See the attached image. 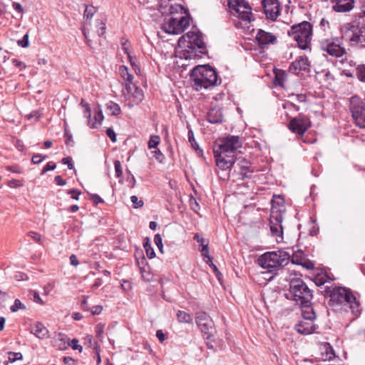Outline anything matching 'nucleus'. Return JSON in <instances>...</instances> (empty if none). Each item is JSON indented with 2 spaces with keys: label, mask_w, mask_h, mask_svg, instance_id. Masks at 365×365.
<instances>
[{
  "label": "nucleus",
  "mask_w": 365,
  "mask_h": 365,
  "mask_svg": "<svg viewBox=\"0 0 365 365\" xmlns=\"http://www.w3.org/2000/svg\"><path fill=\"white\" fill-rule=\"evenodd\" d=\"M119 75L125 83H133V75L130 72L128 68L125 66H120L119 68Z\"/></svg>",
  "instance_id": "nucleus-30"
},
{
  "label": "nucleus",
  "mask_w": 365,
  "mask_h": 365,
  "mask_svg": "<svg viewBox=\"0 0 365 365\" xmlns=\"http://www.w3.org/2000/svg\"><path fill=\"white\" fill-rule=\"evenodd\" d=\"M28 235L36 242H39L41 240V235L36 232H29Z\"/></svg>",
  "instance_id": "nucleus-64"
},
{
  "label": "nucleus",
  "mask_w": 365,
  "mask_h": 365,
  "mask_svg": "<svg viewBox=\"0 0 365 365\" xmlns=\"http://www.w3.org/2000/svg\"><path fill=\"white\" fill-rule=\"evenodd\" d=\"M131 202L135 208L141 207L143 205V200H138V197L133 195L130 197Z\"/></svg>",
  "instance_id": "nucleus-47"
},
{
  "label": "nucleus",
  "mask_w": 365,
  "mask_h": 365,
  "mask_svg": "<svg viewBox=\"0 0 365 365\" xmlns=\"http://www.w3.org/2000/svg\"><path fill=\"white\" fill-rule=\"evenodd\" d=\"M356 75L359 81L365 83V63L357 66Z\"/></svg>",
  "instance_id": "nucleus-38"
},
{
  "label": "nucleus",
  "mask_w": 365,
  "mask_h": 365,
  "mask_svg": "<svg viewBox=\"0 0 365 365\" xmlns=\"http://www.w3.org/2000/svg\"><path fill=\"white\" fill-rule=\"evenodd\" d=\"M12 63L20 70H23L26 68V65L24 62L19 61L17 59H13Z\"/></svg>",
  "instance_id": "nucleus-58"
},
{
  "label": "nucleus",
  "mask_w": 365,
  "mask_h": 365,
  "mask_svg": "<svg viewBox=\"0 0 365 365\" xmlns=\"http://www.w3.org/2000/svg\"><path fill=\"white\" fill-rule=\"evenodd\" d=\"M90 198L93 202V203L96 205H98V203L103 202V200L97 194L91 195Z\"/></svg>",
  "instance_id": "nucleus-56"
},
{
  "label": "nucleus",
  "mask_w": 365,
  "mask_h": 365,
  "mask_svg": "<svg viewBox=\"0 0 365 365\" xmlns=\"http://www.w3.org/2000/svg\"><path fill=\"white\" fill-rule=\"evenodd\" d=\"M169 16H180L188 15L187 11L180 4H171L169 8Z\"/></svg>",
  "instance_id": "nucleus-29"
},
{
  "label": "nucleus",
  "mask_w": 365,
  "mask_h": 365,
  "mask_svg": "<svg viewBox=\"0 0 365 365\" xmlns=\"http://www.w3.org/2000/svg\"><path fill=\"white\" fill-rule=\"evenodd\" d=\"M333 304H347L355 314L360 313V304L352 292L344 287H336L330 294Z\"/></svg>",
  "instance_id": "nucleus-5"
},
{
  "label": "nucleus",
  "mask_w": 365,
  "mask_h": 365,
  "mask_svg": "<svg viewBox=\"0 0 365 365\" xmlns=\"http://www.w3.org/2000/svg\"><path fill=\"white\" fill-rule=\"evenodd\" d=\"M31 333L37 338L43 339L48 336L47 328L41 322H36L31 327Z\"/></svg>",
  "instance_id": "nucleus-26"
},
{
  "label": "nucleus",
  "mask_w": 365,
  "mask_h": 365,
  "mask_svg": "<svg viewBox=\"0 0 365 365\" xmlns=\"http://www.w3.org/2000/svg\"><path fill=\"white\" fill-rule=\"evenodd\" d=\"M122 92L134 104L140 103L144 98L143 91L133 83H125Z\"/></svg>",
  "instance_id": "nucleus-15"
},
{
  "label": "nucleus",
  "mask_w": 365,
  "mask_h": 365,
  "mask_svg": "<svg viewBox=\"0 0 365 365\" xmlns=\"http://www.w3.org/2000/svg\"><path fill=\"white\" fill-rule=\"evenodd\" d=\"M69 345L73 350H78L80 352L83 350V347L78 344V340L77 339H73Z\"/></svg>",
  "instance_id": "nucleus-50"
},
{
  "label": "nucleus",
  "mask_w": 365,
  "mask_h": 365,
  "mask_svg": "<svg viewBox=\"0 0 365 365\" xmlns=\"http://www.w3.org/2000/svg\"><path fill=\"white\" fill-rule=\"evenodd\" d=\"M201 252L202 256L207 259L206 262H211V257L209 255L208 243H205L202 246Z\"/></svg>",
  "instance_id": "nucleus-46"
},
{
  "label": "nucleus",
  "mask_w": 365,
  "mask_h": 365,
  "mask_svg": "<svg viewBox=\"0 0 365 365\" xmlns=\"http://www.w3.org/2000/svg\"><path fill=\"white\" fill-rule=\"evenodd\" d=\"M156 336L161 343H163L165 340V335L163 333V331L160 329L156 331Z\"/></svg>",
  "instance_id": "nucleus-63"
},
{
  "label": "nucleus",
  "mask_w": 365,
  "mask_h": 365,
  "mask_svg": "<svg viewBox=\"0 0 365 365\" xmlns=\"http://www.w3.org/2000/svg\"><path fill=\"white\" fill-rule=\"evenodd\" d=\"M333 9L337 12L349 11L354 6V0H333Z\"/></svg>",
  "instance_id": "nucleus-25"
},
{
  "label": "nucleus",
  "mask_w": 365,
  "mask_h": 365,
  "mask_svg": "<svg viewBox=\"0 0 365 365\" xmlns=\"http://www.w3.org/2000/svg\"><path fill=\"white\" fill-rule=\"evenodd\" d=\"M41 115V113L39 110H33L32 112H31L27 116L26 118L28 119H31V118H35L36 120H38Z\"/></svg>",
  "instance_id": "nucleus-53"
},
{
  "label": "nucleus",
  "mask_w": 365,
  "mask_h": 365,
  "mask_svg": "<svg viewBox=\"0 0 365 365\" xmlns=\"http://www.w3.org/2000/svg\"><path fill=\"white\" fill-rule=\"evenodd\" d=\"M290 255L284 251L269 252L258 258V264L268 272H272L287 264Z\"/></svg>",
  "instance_id": "nucleus-4"
},
{
  "label": "nucleus",
  "mask_w": 365,
  "mask_h": 365,
  "mask_svg": "<svg viewBox=\"0 0 365 365\" xmlns=\"http://www.w3.org/2000/svg\"><path fill=\"white\" fill-rule=\"evenodd\" d=\"M245 165H240V171L239 173L242 180H245L247 178H251V175L252 173V171L250 170L249 168L247 166V163L245 162Z\"/></svg>",
  "instance_id": "nucleus-34"
},
{
  "label": "nucleus",
  "mask_w": 365,
  "mask_h": 365,
  "mask_svg": "<svg viewBox=\"0 0 365 365\" xmlns=\"http://www.w3.org/2000/svg\"><path fill=\"white\" fill-rule=\"evenodd\" d=\"M214 151V155L217 167L222 170L230 168L235 163L234 158L231 155H226L218 151Z\"/></svg>",
  "instance_id": "nucleus-20"
},
{
  "label": "nucleus",
  "mask_w": 365,
  "mask_h": 365,
  "mask_svg": "<svg viewBox=\"0 0 365 365\" xmlns=\"http://www.w3.org/2000/svg\"><path fill=\"white\" fill-rule=\"evenodd\" d=\"M302 319L296 324L295 329L297 332L302 334H310L315 330L314 320L316 314L312 307H304L302 309Z\"/></svg>",
  "instance_id": "nucleus-10"
},
{
  "label": "nucleus",
  "mask_w": 365,
  "mask_h": 365,
  "mask_svg": "<svg viewBox=\"0 0 365 365\" xmlns=\"http://www.w3.org/2000/svg\"><path fill=\"white\" fill-rule=\"evenodd\" d=\"M242 143L238 136L230 135L219 139L215 145L214 150L226 155L235 156V151L241 148Z\"/></svg>",
  "instance_id": "nucleus-11"
},
{
  "label": "nucleus",
  "mask_w": 365,
  "mask_h": 365,
  "mask_svg": "<svg viewBox=\"0 0 365 365\" xmlns=\"http://www.w3.org/2000/svg\"><path fill=\"white\" fill-rule=\"evenodd\" d=\"M284 212L285 205L284 199L280 196H274V198L272 200L271 215L282 216Z\"/></svg>",
  "instance_id": "nucleus-23"
},
{
  "label": "nucleus",
  "mask_w": 365,
  "mask_h": 365,
  "mask_svg": "<svg viewBox=\"0 0 365 365\" xmlns=\"http://www.w3.org/2000/svg\"><path fill=\"white\" fill-rule=\"evenodd\" d=\"M106 108L113 115H118L120 113L119 105L113 101H110L106 104Z\"/></svg>",
  "instance_id": "nucleus-33"
},
{
  "label": "nucleus",
  "mask_w": 365,
  "mask_h": 365,
  "mask_svg": "<svg viewBox=\"0 0 365 365\" xmlns=\"http://www.w3.org/2000/svg\"><path fill=\"white\" fill-rule=\"evenodd\" d=\"M188 138H189V141L190 142V143H191L192 146L193 147V148H195L196 150L198 149V145H197V143L195 140L194 135H193V133L192 131L189 132Z\"/></svg>",
  "instance_id": "nucleus-57"
},
{
  "label": "nucleus",
  "mask_w": 365,
  "mask_h": 365,
  "mask_svg": "<svg viewBox=\"0 0 365 365\" xmlns=\"http://www.w3.org/2000/svg\"><path fill=\"white\" fill-rule=\"evenodd\" d=\"M68 193L71 195V197L74 200H78L79 195L81 194V192L73 189L68 191Z\"/></svg>",
  "instance_id": "nucleus-59"
},
{
  "label": "nucleus",
  "mask_w": 365,
  "mask_h": 365,
  "mask_svg": "<svg viewBox=\"0 0 365 365\" xmlns=\"http://www.w3.org/2000/svg\"><path fill=\"white\" fill-rule=\"evenodd\" d=\"M154 242L161 253H163V245L162 237L160 234H156L154 237Z\"/></svg>",
  "instance_id": "nucleus-45"
},
{
  "label": "nucleus",
  "mask_w": 365,
  "mask_h": 365,
  "mask_svg": "<svg viewBox=\"0 0 365 365\" xmlns=\"http://www.w3.org/2000/svg\"><path fill=\"white\" fill-rule=\"evenodd\" d=\"M290 294L293 300L299 302L301 309L304 307H312L310 302L312 298V291L301 278H293L290 280Z\"/></svg>",
  "instance_id": "nucleus-6"
},
{
  "label": "nucleus",
  "mask_w": 365,
  "mask_h": 365,
  "mask_svg": "<svg viewBox=\"0 0 365 365\" xmlns=\"http://www.w3.org/2000/svg\"><path fill=\"white\" fill-rule=\"evenodd\" d=\"M81 105L85 108L84 115L85 117L88 118V124L89 126L93 128L99 127L104 119V116L103 115L101 107L98 106L95 109L94 121L91 122V113L89 104L84 103V100L82 99Z\"/></svg>",
  "instance_id": "nucleus-16"
},
{
  "label": "nucleus",
  "mask_w": 365,
  "mask_h": 365,
  "mask_svg": "<svg viewBox=\"0 0 365 365\" xmlns=\"http://www.w3.org/2000/svg\"><path fill=\"white\" fill-rule=\"evenodd\" d=\"M196 323L206 339H210L213 335L214 323L205 312L196 314Z\"/></svg>",
  "instance_id": "nucleus-14"
},
{
  "label": "nucleus",
  "mask_w": 365,
  "mask_h": 365,
  "mask_svg": "<svg viewBox=\"0 0 365 365\" xmlns=\"http://www.w3.org/2000/svg\"><path fill=\"white\" fill-rule=\"evenodd\" d=\"M321 359L324 361H330L335 357L332 346L328 342H323L319 346Z\"/></svg>",
  "instance_id": "nucleus-24"
},
{
  "label": "nucleus",
  "mask_w": 365,
  "mask_h": 365,
  "mask_svg": "<svg viewBox=\"0 0 365 365\" xmlns=\"http://www.w3.org/2000/svg\"><path fill=\"white\" fill-rule=\"evenodd\" d=\"M115 172L116 177L120 178L123 174L121 163L119 160L114 162Z\"/></svg>",
  "instance_id": "nucleus-49"
},
{
  "label": "nucleus",
  "mask_w": 365,
  "mask_h": 365,
  "mask_svg": "<svg viewBox=\"0 0 365 365\" xmlns=\"http://www.w3.org/2000/svg\"><path fill=\"white\" fill-rule=\"evenodd\" d=\"M262 6L267 19L274 21L279 14V6L277 0H263Z\"/></svg>",
  "instance_id": "nucleus-18"
},
{
  "label": "nucleus",
  "mask_w": 365,
  "mask_h": 365,
  "mask_svg": "<svg viewBox=\"0 0 365 365\" xmlns=\"http://www.w3.org/2000/svg\"><path fill=\"white\" fill-rule=\"evenodd\" d=\"M23 355L20 352H9L8 363H14L18 360H22Z\"/></svg>",
  "instance_id": "nucleus-40"
},
{
  "label": "nucleus",
  "mask_w": 365,
  "mask_h": 365,
  "mask_svg": "<svg viewBox=\"0 0 365 365\" xmlns=\"http://www.w3.org/2000/svg\"><path fill=\"white\" fill-rule=\"evenodd\" d=\"M56 165L55 163H48L46 166L42 170L41 174H45L46 172L49 170H53L56 168Z\"/></svg>",
  "instance_id": "nucleus-54"
},
{
  "label": "nucleus",
  "mask_w": 365,
  "mask_h": 365,
  "mask_svg": "<svg viewBox=\"0 0 365 365\" xmlns=\"http://www.w3.org/2000/svg\"><path fill=\"white\" fill-rule=\"evenodd\" d=\"M194 86L196 90L207 88L217 83L216 71L209 66H199L192 72Z\"/></svg>",
  "instance_id": "nucleus-3"
},
{
  "label": "nucleus",
  "mask_w": 365,
  "mask_h": 365,
  "mask_svg": "<svg viewBox=\"0 0 365 365\" xmlns=\"http://www.w3.org/2000/svg\"><path fill=\"white\" fill-rule=\"evenodd\" d=\"M256 40L259 46L263 47L268 44L274 43L276 41V37L269 32L259 29L256 35Z\"/></svg>",
  "instance_id": "nucleus-22"
},
{
  "label": "nucleus",
  "mask_w": 365,
  "mask_h": 365,
  "mask_svg": "<svg viewBox=\"0 0 365 365\" xmlns=\"http://www.w3.org/2000/svg\"><path fill=\"white\" fill-rule=\"evenodd\" d=\"M121 48L128 57H129V56H133L131 44L128 40L124 38L121 39Z\"/></svg>",
  "instance_id": "nucleus-36"
},
{
  "label": "nucleus",
  "mask_w": 365,
  "mask_h": 365,
  "mask_svg": "<svg viewBox=\"0 0 365 365\" xmlns=\"http://www.w3.org/2000/svg\"><path fill=\"white\" fill-rule=\"evenodd\" d=\"M310 125V120L307 117L299 115L298 117L294 118L290 120L289 128L293 133L302 135Z\"/></svg>",
  "instance_id": "nucleus-17"
},
{
  "label": "nucleus",
  "mask_w": 365,
  "mask_h": 365,
  "mask_svg": "<svg viewBox=\"0 0 365 365\" xmlns=\"http://www.w3.org/2000/svg\"><path fill=\"white\" fill-rule=\"evenodd\" d=\"M283 217L278 215H270L269 225L272 234L277 237L278 242L283 239L282 222Z\"/></svg>",
  "instance_id": "nucleus-19"
},
{
  "label": "nucleus",
  "mask_w": 365,
  "mask_h": 365,
  "mask_svg": "<svg viewBox=\"0 0 365 365\" xmlns=\"http://www.w3.org/2000/svg\"><path fill=\"white\" fill-rule=\"evenodd\" d=\"M207 120L211 123H220L223 121V115L220 109L212 108L207 113Z\"/></svg>",
  "instance_id": "nucleus-28"
},
{
  "label": "nucleus",
  "mask_w": 365,
  "mask_h": 365,
  "mask_svg": "<svg viewBox=\"0 0 365 365\" xmlns=\"http://www.w3.org/2000/svg\"><path fill=\"white\" fill-rule=\"evenodd\" d=\"M96 13V9L94 6L90 5L86 6L83 18L86 19V24H91V20Z\"/></svg>",
  "instance_id": "nucleus-32"
},
{
  "label": "nucleus",
  "mask_w": 365,
  "mask_h": 365,
  "mask_svg": "<svg viewBox=\"0 0 365 365\" xmlns=\"http://www.w3.org/2000/svg\"><path fill=\"white\" fill-rule=\"evenodd\" d=\"M153 155L155 156V158H156V160H158V161L160 162H162L163 159V153L160 152V150L158 149H156L155 150H154L153 152Z\"/></svg>",
  "instance_id": "nucleus-60"
},
{
  "label": "nucleus",
  "mask_w": 365,
  "mask_h": 365,
  "mask_svg": "<svg viewBox=\"0 0 365 365\" xmlns=\"http://www.w3.org/2000/svg\"><path fill=\"white\" fill-rule=\"evenodd\" d=\"M56 346L60 349H64L66 348V339L63 334H59L55 341Z\"/></svg>",
  "instance_id": "nucleus-39"
},
{
  "label": "nucleus",
  "mask_w": 365,
  "mask_h": 365,
  "mask_svg": "<svg viewBox=\"0 0 365 365\" xmlns=\"http://www.w3.org/2000/svg\"><path fill=\"white\" fill-rule=\"evenodd\" d=\"M103 310V307L101 305L94 306L91 309V312L93 314L98 315L101 313Z\"/></svg>",
  "instance_id": "nucleus-61"
},
{
  "label": "nucleus",
  "mask_w": 365,
  "mask_h": 365,
  "mask_svg": "<svg viewBox=\"0 0 365 365\" xmlns=\"http://www.w3.org/2000/svg\"><path fill=\"white\" fill-rule=\"evenodd\" d=\"M26 307L24 304L18 299H15L14 304L10 307L11 311L16 312L19 309H24Z\"/></svg>",
  "instance_id": "nucleus-43"
},
{
  "label": "nucleus",
  "mask_w": 365,
  "mask_h": 365,
  "mask_svg": "<svg viewBox=\"0 0 365 365\" xmlns=\"http://www.w3.org/2000/svg\"><path fill=\"white\" fill-rule=\"evenodd\" d=\"M286 77L287 75L284 71H279L275 73V83L283 87Z\"/></svg>",
  "instance_id": "nucleus-37"
},
{
  "label": "nucleus",
  "mask_w": 365,
  "mask_h": 365,
  "mask_svg": "<svg viewBox=\"0 0 365 365\" xmlns=\"http://www.w3.org/2000/svg\"><path fill=\"white\" fill-rule=\"evenodd\" d=\"M228 5L232 14L238 18L236 26L242 29L246 34L254 31L252 22L255 19L250 4L245 0H229Z\"/></svg>",
  "instance_id": "nucleus-2"
},
{
  "label": "nucleus",
  "mask_w": 365,
  "mask_h": 365,
  "mask_svg": "<svg viewBox=\"0 0 365 365\" xmlns=\"http://www.w3.org/2000/svg\"><path fill=\"white\" fill-rule=\"evenodd\" d=\"M160 143V138L158 135H153L148 141L149 148H155Z\"/></svg>",
  "instance_id": "nucleus-44"
},
{
  "label": "nucleus",
  "mask_w": 365,
  "mask_h": 365,
  "mask_svg": "<svg viewBox=\"0 0 365 365\" xmlns=\"http://www.w3.org/2000/svg\"><path fill=\"white\" fill-rule=\"evenodd\" d=\"M308 66V60L305 57L300 56L295 61L292 63L290 66V70L294 73L299 71L307 70Z\"/></svg>",
  "instance_id": "nucleus-27"
},
{
  "label": "nucleus",
  "mask_w": 365,
  "mask_h": 365,
  "mask_svg": "<svg viewBox=\"0 0 365 365\" xmlns=\"http://www.w3.org/2000/svg\"><path fill=\"white\" fill-rule=\"evenodd\" d=\"M350 110L356 125L365 128V103L358 96L350 98Z\"/></svg>",
  "instance_id": "nucleus-12"
},
{
  "label": "nucleus",
  "mask_w": 365,
  "mask_h": 365,
  "mask_svg": "<svg viewBox=\"0 0 365 365\" xmlns=\"http://www.w3.org/2000/svg\"><path fill=\"white\" fill-rule=\"evenodd\" d=\"M128 59L133 69L135 72V73L137 75H139L140 72V69L138 63L136 61L135 58L133 56H129V57H128Z\"/></svg>",
  "instance_id": "nucleus-41"
},
{
  "label": "nucleus",
  "mask_w": 365,
  "mask_h": 365,
  "mask_svg": "<svg viewBox=\"0 0 365 365\" xmlns=\"http://www.w3.org/2000/svg\"><path fill=\"white\" fill-rule=\"evenodd\" d=\"M342 39L350 46H356L365 42V27L356 24H347L342 29Z\"/></svg>",
  "instance_id": "nucleus-9"
},
{
  "label": "nucleus",
  "mask_w": 365,
  "mask_h": 365,
  "mask_svg": "<svg viewBox=\"0 0 365 365\" xmlns=\"http://www.w3.org/2000/svg\"><path fill=\"white\" fill-rule=\"evenodd\" d=\"M189 203H190V206L191 209L194 212H197L198 210L200 209V206H199L196 199L194 197H191L190 199Z\"/></svg>",
  "instance_id": "nucleus-52"
},
{
  "label": "nucleus",
  "mask_w": 365,
  "mask_h": 365,
  "mask_svg": "<svg viewBox=\"0 0 365 365\" xmlns=\"http://www.w3.org/2000/svg\"><path fill=\"white\" fill-rule=\"evenodd\" d=\"M18 45L22 48H26L29 46V34H26L21 40H19L17 42Z\"/></svg>",
  "instance_id": "nucleus-51"
},
{
  "label": "nucleus",
  "mask_w": 365,
  "mask_h": 365,
  "mask_svg": "<svg viewBox=\"0 0 365 365\" xmlns=\"http://www.w3.org/2000/svg\"><path fill=\"white\" fill-rule=\"evenodd\" d=\"M289 36L293 38L302 49H307L311 43L312 28L310 23L304 21L294 25L288 31Z\"/></svg>",
  "instance_id": "nucleus-7"
},
{
  "label": "nucleus",
  "mask_w": 365,
  "mask_h": 365,
  "mask_svg": "<svg viewBox=\"0 0 365 365\" xmlns=\"http://www.w3.org/2000/svg\"><path fill=\"white\" fill-rule=\"evenodd\" d=\"M205 52L202 34L195 30L188 31L178 40L175 56L181 59L194 60Z\"/></svg>",
  "instance_id": "nucleus-1"
},
{
  "label": "nucleus",
  "mask_w": 365,
  "mask_h": 365,
  "mask_svg": "<svg viewBox=\"0 0 365 365\" xmlns=\"http://www.w3.org/2000/svg\"><path fill=\"white\" fill-rule=\"evenodd\" d=\"M176 317L179 323L190 324L192 322L191 314L184 311L178 310L177 312Z\"/></svg>",
  "instance_id": "nucleus-31"
},
{
  "label": "nucleus",
  "mask_w": 365,
  "mask_h": 365,
  "mask_svg": "<svg viewBox=\"0 0 365 365\" xmlns=\"http://www.w3.org/2000/svg\"><path fill=\"white\" fill-rule=\"evenodd\" d=\"M106 134L110 138L112 142L115 143L116 141V135L112 128H108L106 130Z\"/></svg>",
  "instance_id": "nucleus-55"
},
{
  "label": "nucleus",
  "mask_w": 365,
  "mask_h": 365,
  "mask_svg": "<svg viewBox=\"0 0 365 365\" xmlns=\"http://www.w3.org/2000/svg\"><path fill=\"white\" fill-rule=\"evenodd\" d=\"M194 239L198 242L200 244L201 246H203V245H205V243H208L207 241L202 237L200 235L198 234H196L194 237Z\"/></svg>",
  "instance_id": "nucleus-62"
},
{
  "label": "nucleus",
  "mask_w": 365,
  "mask_h": 365,
  "mask_svg": "<svg viewBox=\"0 0 365 365\" xmlns=\"http://www.w3.org/2000/svg\"><path fill=\"white\" fill-rule=\"evenodd\" d=\"M190 25L188 15L168 16L161 25V29L168 34L178 35L182 33Z\"/></svg>",
  "instance_id": "nucleus-8"
},
{
  "label": "nucleus",
  "mask_w": 365,
  "mask_h": 365,
  "mask_svg": "<svg viewBox=\"0 0 365 365\" xmlns=\"http://www.w3.org/2000/svg\"><path fill=\"white\" fill-rule=\"evenodd\" d=\"M97 33L99 36L104 35L106 29L105 20L97 21Z\"/></svg>",
  "instance_id": "nucleus-42"
},
{
  "label": "nucleus",
  "mask_w": 365,
  "mask_h": 365,
  "mask_svg": "<svg viewBox=\"0 0 365 365\" xmlns=\"http://www.w3.org/2000/svg\"><path fill=\"white\" fill-rule=\"evenodd\" d=\"M320 48L330 56L336 58L342 56L346 53L338 38L322 39L320 41Z\"/></svg>",
  "instance_id": "nucleus-13"
},
{
  "label": "nucleus",
  "mask_w": 365,
  "mask_h": 365,
  "mask_svg": "<svg viewBox=\"0 0 365 365\" xmlns=\"http://www.w3.org/2000/svg\"><path fill=\"white\" fill-rule=\"evenodd\" d=\"M143 247L145 250L147 257L149 259H153L155 257V251H154L153 248L152 247L148 238H147L146 242H145L143 243Z\"/></svg>",
  "instance_id": "nucleus-35"
},
{
  "label": "nucleus",
  "mask_w": 365,
  "mask_h": 365,
  "mask_svg": "<svg viewBox=\"0 0 365 365\" xmlns=\"http://www.w3.org/2000/svg\"><path fill=\"white\" fill-rule=\"evenodd\" d=\"M46 158V155L41 154H35L31 158V162L34 164H38Z\"/></svg>",
  "instance_id": "nucleus-48"
},
{
  "label": "nucleus",
  "mask_w": 365,
  "mask_h": 365,
  "mask_svg": "<svg viewBox=\"0 0 365 365\" xmlns=\"http://www.w3.org/2000/svg\"><path fill=\"white\" fill-rule=\"evenodd\" d=\"M292 264H296L302 266L307 269H312L314 267V264L307 259L303 252L298 250L294 252L292 255Z\"/></svg>",
  "instance_id": "nucleus-21"
}]
</instances>
